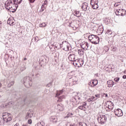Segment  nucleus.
Returning <instances> with one entry per match:
<instances>
[{
	"label": "nucleus",
	"instance_id": "nucleus-59",
	"mask_svg": "<svg viewBox=\"0 0 126 126\" xmlns=\"http://www.w3.org/2000/svg\"><path fill=\"white\" fill-rule=\"evenodd\" d=\"M1 124H2V123H1V120H0V126L1 125Z\"/></svg>",
	"mask_w": 126,
	"mask_h": 126
},
{
	"label": "nucleus",
	"instance_id": "nucleus-17",
	"mask_svg": "<svg viewBox=\"0 0 126 126\" xmlns=\"http://www.w3.org/2000/svg\"><path fill=\"white\" fill-rule=\"evenodd\" d=\"M33 117V113L30 112H28L27 113V115L26 116V120H28V119H30Z\"/></svg>",
	"mask_w": 126,
	"mask_h": 126
},
{
	"label": "nucleus",
	"instance_id": "nucleus-29",
	"mask_svg": "<svg viewBox=\"0 0 126 126\" xmlns=\"http://www.w3.org/2000/svg\"><path fill=\"white\" fill-rule=\"evenodd\" d=\"M65 96L64 95L61 96L59 97V99L58 100V102H62L63 101V99H64Z\"/></svg>",
	"mask_w": 126,
	"mask_h": 126
},
{
	"label": "nucleus",
	"instance_id": "nucleus-64",
	"mask_svg": "<svg viewBox=\"0 0 126 126\" xmlns=\"http://www.w3.org/2000/svg\"><path fill=\"white\" fill-rule=\"evenodd\" d=\"M24 102H26V99H25V100H24Z\"/></svg>",
	"mask_w": 126,
	"mask_h": 126
},
{
	"label": "nucleus",
	"instance_id": "nucleus-54",
	"mask_svg": "<svg viewBox=\"0 0 126 126\" xmlns=\"http://www.w3.org/2000/svg\"><path fill=\"white\" fill-rule=\"evenodd\" d=\"M14 126H19V124L17 123L14 125Z\"/></svg>",
	"mask_w": 126,
	"mask_h": 126
},
{
	"label": "nucleus",
	"instance_id": "nucleus-45",
	"mask_svg": "<svg viewBox=\"0 0 126 126\" xmlns=\"http://www.w3.org/2000/svg\"><path fill=\"white\" fill-rule=\"evenodd\" d=\"M28 123L29 125H32V120L29 119V120L28 121Z\"/></svg>",
	"mask_w": 126,
	"mask_h": 126
},
{
	"label": "nucleus",
	"instance_id": "nucleus-14",
	"mask_svg": "<svg viewBox=\"0 0 126 126\" xmlns=\"http://www.w3.org/2000/svg\"><path fill=\"white\" fill-rule=\"evenodd\" d=\"M68 59L70 62H73L75 60V55L74 54H70L68 56Z\"/></svg>",
	"mask_w": 126,
	"mask_h": 126
},
{
	"label": "nucleus",
	"instance_id": "nucleus-41",
	"mask_svg": "<svg viewBox=\"0 0 126 126\" xmlns=\"http://www.w3.org/2000/svg\"><path fill=\"white\" fill-rule=\"evenodd\" d=\"M113 32H112V31H110V30H108L107 31V34H108V35H112Z\"/></svg>",
	"mask_w": 126,
	"mask_h": 126
},
{
	"label": "nucleus",
	"instance_id": "nucleus-47",
	"mask_svg": "<svg viewBox=\"0 0 126 126\" xmlns=\"http://www.w3.org/2000/svg\"><path fill=\"white\" fill-rule=\"evenodd\" d=\"M45 9H46V8H41V10H40V12H43V11H44L45 10Z\"/></svg>",
	"mask_w": 126,
	"mask_h": 126
},
{
	"label": "nucleus",
	"instance_id": "nucleus-52",
	"mask_svg": "<svg viewBox=\"0 0 126 126\" xmlns=\"http://www.w3.org/2000/svg\"><path fill=\"white\" fill-rule=\"evenodd\" d=\"M67 126H74V125H72L71 124H68Z\"/></svg>",
	"mask_w": 126,
	"mask_h": 126
},
{
	"label": "nucleus",
	"instance_id": "nucleus-25",
	"mask_svg": "<svg viewBox=\"0 0 126 126\" xmlns=\"http://www.w3.org/2000/svg\"><path fill=\"white\" fill-rule=\"evenodd\" d=\"M98 0H91V4H98Z\"/></svg>",
	"mask_w": 126,
	"mask_h": 126
},
{
	"label": "nucleus",
	"instance_id": "nucleus-13",
	"mask_svg": "<svg viewBox=\"0 0 126 126\" xmlns=\"http://www.w3.org/2000/svg\"><path fill=\"white\" fill-rule=\"evenodd\" d=\"M7 7H8L9 9L11 8L12 9V11L11 12H12V13H14V12H15V11H16V10L17 9V8L18 7V5H15L14 6H12V7L9 8V6H7Z\"/></svg>",
	"mask_w": 126,
	"mask_h": 126
},
{
	"label": "nucleus",
	"instance_id": "nucleus-7",
	"mask_svg": "<svg viewBox=\"0 0 126 126\" xmlns=\"http://www.w3.org/2000/svg\"><path fill=\"white\" fill-rule=\"evenodd\" d=\"M126 11L124 9H119L116 10V15H121V16H124V15H126Z\"/></svg>",
	"mask_w": 126,
	"mask_h": 126
},
{
	"label": "nucleus",
	"instance_id": "nucleus-39",
	"mask_svg": "<svg viewBox=\"0 0 126 126\" xmlns=\"http://www.w3.org/2000/svg\"><path fill=\"white\" fill-rule=\"evenodd\" d=\"M7 23L8 24H9V25H11L12 23V20H9V19L7 21Z\"/></svg>",
	"mask_w": 126,
	"mask_h": 126
},
{
	"label": "nucleus",
	"instance_id": "nucleus-12",
	"mask_svg": "<svg viewBox=\"0 0 126 126\" xmlns=\"http://www.w3.org/2000/svg\"><path fill=\"white\" fill-rule=\"evenodd\" d=\"M82 9L85 10V11H86V10L89 9L90 7L88 6V3H87V2H84L82 4Z\"/></svg>",
	"mask_w": 126,
	"mask_h": 126
},
{
	"label": "nucleus",
	"instance_id": "nucleus-10",
	"mask_svg": "<svg viewBox=\"0 0 126 126\" xmlns=\"http://www.w3.org/2000/svg\"><path fill=\"white\" fill-rule=\"evenodd\" d=\"M114 114L116 116H117V117H123V111L120 109L115 110L114 111Z\"/></svg>",
	"mask_w": 126,
	"mask_h": 126
},
{
	"label": "nucleus",
	"instance_id": "nucleus-33",
	"mask_svg": "<svg viewBox=\"0 0 126 126\" xmlns=\"http://www.w3.org/2000/svg\"><path fill=\"white\" fill-rule=\"evenodd\" d=\"M8 116H9V113H3L2 118H6V117H8Z\"/></svg>",
	"mask_w": 126,
	"mask_h": 126
},
{
	"label": "nucleus",
	"instance_id": "nucleus-49",
	"mask_svg": "<svg viewBox=\"0 0 126 126\" xmlns=\"http://www.w3.org/2000/svg\"><path fill=\"white\" fill-rule=\"evenodd\" d=\"M14 24H15V23L14 22V20H12L11 25H14Z\"/></svg>",
	"mask_w": 126,
	"mask_h": 126
},
{
	"label": "nucleus",
	"instance_id": "nucleus-46",
	"mask_svg": "<svg viewBox=\"0 0 126 126\" xmlns=\"http://www.w3.org/2000/svg\"><path fill=\"white\" fill-rule=\"evenodd\" d=\"M52 82H50L48 84H47L46 85V86L47 87H51V86H52Z\"/></svg>",
	"mask_w": 126,
	"mask_h": 126
},
{
	"label": "nucleus",
	"instance_id": "nucleus-3",
	"mask_svg": "<svg viewBox=\"0 0 126 126\" xmlns=\"http://www.w3.org/2000/svg\"><path fill=\"white\" fill-rule=\"evenodd\" d=\"M24 84L27 88H29L31 86H32V78L30 77H25L23 80Z\"/></svg>",
	"mask_w": 126,
	"mask_h": 126
},
{
	"label": "nucleus",
	"instance_id": "nucleus-6",
	"mask_svg": "<svg viewBox=\"0 0 126 126\" xmlns=\"http://www.w3.org/2000/svg\"><path fill=\"white\" fill-rule=\"evenodd\" d=\"M62 44L63 45V50H64V51L67 52V51H69L71 49V48L69 46V43L68 42L64 41L62 42Z\"/></svg>",
	"mask_w": 126,
	"mask_h": 126
},
{
	"label": "nucleus",
	"instance_id": "nucleus-9",
	"mask_svg": "<svg viewBox=\"0 0 126 126\" xmlns=\"http://www.w3.org/2000/svg\"><path fill=\"white\" fill-rule=\"evenodd\" d=\"M80 46L82 49H83L84 50H85V51H86V50H88L89 44H88L87 42H84L80 44Z\"/></svg>",
	"mask_w": 126,
	"mask_h": 126
},
{
	"label": "nucleus",
	"instance_id": "nucleus-32",
	"mask_svg": "<svg viewBox=\"0 0 126 126\" xmlns=\"http://www.w3.org/2000/svg\"><path fill=\"white\" fill-rule=\"evenodd\" d=\"M104 22L106 24H109V23L110 22V20L108 18H105L104 20Z\"/></svg>",
	"mask_w": 126,
	"mask_h": 126
},
{
	"label": "nucleus",
	"instance_id": "nucleus-15",
	"mask_svg": "<svg viewBox=\"0 0 126 126\" xmlns=\"http://www.w3.org/2000/svg\"><path fill=\"white\" fill-rule=\"evenodd\" d=\"M57 109L59 111H63L64 107H63V105L62 104H59L57 105Z\"/></svg>",
	"mask_w": 126,
	"mask_h": 126
},
{
	"label": "nucleus",
	"instance_id": "nucleus-48",
	"mask_svg": "<svg viewBox=\"0 0 126 126\" xmlns=\"http://www.w3.org/2000/svg\"><path fill=\"white\" fill-rule=\"evenodd\" d=\"M87 105V103L86 102H84L82 105V106L83 107H85V106H86Z\"/></svg>",
	"mask_w": 126,
	"mask_h": 126
},
{
	"label": "nucleus",
	"instance_id": "nucleus-51",
	"mask_svg": "<svg viewBox=\"0 0 126 126\" xmlns=\"http://www.w3.org/2000/svg\"><path fill=\"white\" fill-rule=\"evenodd\" d=\"M83 63H84L83 61H82L81 63H80V65H83Z\"/></svg>",
	"mask_w": 126,
	"mask_h": 126
},
{
	"label": "nucleus",
	"instance_id": "nucleus-19",
	"mask_svg": "<svg viewBox=\"0 0 126 126\" xmlns=\"http://www.w3.org/2000/svg\"><path fill=\"white\" fill-rule=\"evenodd\" d=\"M92 84H93L91 85V87H94V86H96V85L98 84V80L96 79H94L92 81Z\"/></svg>",
	"mask_w": 126,
	"mask_h": 126
},
{
	"label": "nucleus",
	"instance_id": "nucleus-63",
	"mask_svg": "<svg viewBox=\"0 0 126 126\" xmlns=\"http://www.w3.org/2000/svg\"><path fill=\"white\" fill-rule=\"evenodd\" d=\"M1 87V83H0V88Z\"/></svg>",
	"mask_w": 126,
	"mask_h": 126
},
{
	"label": "nucleus",
	"instance_id": "nucleus-28",
	"mask_svg": "<svg viewBox=\"0 0 126 126\" xmlns=\"http://www.w3.org/2000/svg\"><path fill=\"white\" fill-rule=\"evenodd\" d=\"M13 84H14V81H10V82L8 84V87H11Z\"/></svg>",
	"mask_w": 126,
	"mask_h": 126
},
{
	"label": "nucleus",
	"instance_id": "nucleus-40",
	"mask_svg": "<svg viewBox=\"0 0 126 126\" xmlns=\"http://www.w3.org/2000/svg\"><path fill=\"white\" fill-rule=\"evenodd\" d=\"M47 4H48V0H45L44 1V2L42 4L43 5H44V6H47Z\"/></svg>",
	"mask_w": 126,
	"mask_h": 126
},
{
	"label": "nucleus",
	"instance_id": "nucleus-50",
	"mask_svg": "<svg viewBox=\"0 0 126 126\" xmlns=\"http://www.w3.org/2000/svg\"><path fill=\"white\" fill-rule=\"evenodd\" d=\"M123 79H126V75H123Z\"/></svg>",
	"mask_w": 126,
	"mask_h": 126
},
{
	"label": "nucleus",
	"instance_id": "nucleus-16",
	"mask_svg": "<svg viewBox=\"0 0 126 126\" xmlns=\"http://www.w3.org/2000/svg\"><path fill=\"white\" fill-rule=\"evenodd\" d=\"M107 84L108 85V87L111 88L113 87V86L115 85V82L112 80H109L107 82Z\"/></svg>",
	"mask_w": 126,
	"mask_h": 126
},
{
	"label": "nucleus",
	"instance_id": "nucleus-21",
	"mask_svg": "<svg viewBox=\"0 0 126 126\" xmlns=\"http://www.w3.org/2000/svg\"><path fill=\"white\" fill-rule=\"evenodd\" d=\"M74 15L77 17H80V16H81V14H80L79 11H75L74 12Z\"/></svg>",
	"mask_w": 126,
	"mask_h": 126
},
{
	"label": "nucleus",
	"instance_id": "nucleus-35",
	"mask_svg": "<svg viewBox=\"0 0 126 126\" xmlns=\"http://www.w3.org/2000/svg\"><path fill=\"white\" fill-rule=\"evenodd\" d=\"M2 120H3V122H2L3 125H5V124H6V117L3 118Z\"/></svg>",
	"mask_w": 126,
	"mask_h": 126
},
{
	"label": "nucleus",
	"instance_id": "nucleus-26",
	"mask_svg": "<svg viewBox=\"0 0 126 126\" xmlns=\"http://www.w3.org/2000/svg\"><path fill=\"white\" fill-rule=\"evenodd\" d=\"M78 54L80 56H83L84 54V51L82 49H79L78 50Z\"/></svg>",
	"mask_w": 126,
	"mask_h": 126
},
{
	"label": "nucleus",
	"instance_id": "nucleus-24",
	"mask_svg": "<svg viewBox=\"0 0 126 126\" xmlns=\"http://www.w3.org/2000/svg\"><path fill=\"white\" fill-rule=\"evenodd\" d=\"M92 8H93V9H97V8H98V7H99V5H98V4H91Z\"/></svg>",
	"mask_w": 126,
	"mask_h": 126
},
{
	"label": "nucleus",
	"instance_id": "nucleus-20",
	"mask_svg": "<svg viewBox=\"0 0 126 126\" xmlns=\"http://www.w3.org/2000/svg\"><path fill=\"white\" fill-rule=\"evenodd\" d=\"M12 121V118L10 117L6 119V124L7 126H10V125H11V123H10V121Z\"/></svg>",
	"mask_w": 126,
	"mask_h": 126
},
{
	"label": "nucleus",
	"instance_id": "nucleus-37",
	"mask_svg": "<svg viewBox=\"0 0 126 126\" xmlns=\"http://www.w3.org/2000/svg\"><path fill=\"white\" fill-rule=\"evenodd\" d=\"M95 99V97L92 96L88 99V102H91V101H93Z\"/></svg>",
	"mask_w": 126,
	"mask_h": 126
},
{
	"label": "nucleus",
	"instance_id": "nucleus-38",
	"mask_svg": "<svg viewBox=\"0 0 126 126\" xmlns=\"http://www.w3.org/2000/svg\"><path fill=\"white\" fill-rule=\"evenodd\" d=\"M47 25V24H46V23H42V24H41L39 26L40 27H46V26Z\"/></svg>",
	"mask_w": 126,
	"mask_h": 126
},
{
	"label": "nucleus",
	"instance_id": "nucleus-60",
	"mask_svg": "<svg viewBox=\"0 0 126 126\" xmlns=\"http://www.w3.org/2000/svg\"><path fill=\"white\" fill-rule=\"evenodd\" d=\"M69 75H70V73L68 74L67 76H69Z\"/></svg>",
	"mask_w": 126,
	"mask_h": 126
},
{
	"label": "nucleus",
	"instance_id": "nucleus-11",
	"mask_svg": "<svg viewBox=\"0 0 126 126\" xmlns=\"http://www.w3.org/2000/svg\"><path fill=\"white\" fill-rule=\"evenodd\" d=\"M70 81H72L73 84H76L78 81V78L76 76H73L71 78H69Z\"/></svg>",
	"mask_w": 126,
	"mask_h": 126
},
{
	"label": "nucleus",
	"instance_id": "nucleus-44",
	"mask_svg": "<svg viewBox=\"0 0 126 126\" xmlns=\"http://www.w3.org/2000/svg\"><path fill=\"white\" fill-rule=\"evenodd\" d=\"M119 4H120V2L115 3L114 4V6H115V7H117V6H119Z\"/></svg>",
	"mask_w": 126,
	"mask_h": 126
},
{
	"label": "nucleus",
	"instance_id": "nucleus-53",
	"mask_svg": "<svg viewBox=\"0 0 126 126\" xmlns=\"http://www.w3.org/2000/svg\"><path fill=\"white\" fill-rule=\"evenodd\" d=\"M104 95H105V96L106 98H108V94H104Z\"/></svg>",
	"mask_w": 126,
	"mask_h": 126
},
{
	"label": "nucleus",
	"instance_id": "nucleus-22",
	"mask_svg": "<svg viewBox=\"0 0 126 126\" xmlns=\"http://www.w3.org/2000/svg\"><path fill=\"white\" fill-rule=\"evenodd\" d=\"M63 90H62L60 91H57L56 92V97H58V96H60V95H61V94H63Z\"/></svg>",
	"mask_w": 126,
	"mask_h": 126
},
{
	"label": "nucleus",
	"instance_id": "nucleus-18",
	"mask_svg": "<svg viewBox=\"0 0 126 126\" xmlns=\"http://www.w3.org/2000/svg\"><path fill=\"white\" fill-rule=\"evenodd\" d=\"M50 121L51 122H53V123H57L58 121V118H57V116H51L50 117Z\"/></svg>",
	"mask_w": 126,
	"mask_h": 126
},
{
	"label": "nucleus",
	"instance_id": "nucleus-43",
	"mask_svg": "<svg viewBox=\"0 0 126 126\" xmlns=\"http://www.w3.org/2000/svg\"><path fill=\"white\" fill-rule=\"evenodd\" d=\"M29 3H33V2H35V0H28Z\"/></svg>",
	"mask_w": 126,
	"mask_h": 126
},
{
	"label": "nucleus",
	"instance_id": "nucleus-8",
	"mask_svg": "<svg viewBox=\"0 0 126 126\" xmlns=\"http://www.w3.org/2000/svg\"><path fill=\"white\" fill-rule=\"evenodd\" d=\"M49 58L47 56H42L39 60V63L40 64H45L48 63Z\"/></svg>",
	"mask_w": 126,
	"mask_h": 126
},
{
	"label": "nucleus",
	"instance_id": "nucleus-58",
	"mask_svg": "<svg viewBox=\"0 0 126 126\" xmlns=\"http://www.w3.org/2000/svg\"><path fill=\"white\" fill-rule=\"evenodd\" d=\"M37 38H38V37H35V38H34L35 41H36V40H37Z\"/></svg>",
	"mask_w": 126,
	"mask_h": 126
},
{
	"label": "nucleus",
	"instance_id": "nucleus-27",
	"mask_svg": "<svg viewBox=\"0 0 126 126\" xmlns=\"http://www.w3.org/2000/svg\"><path fill=\"white\" fill-rule=\"evenodd\" d=\"M73 62V64L74 65H75V66H76L78 65V60H77V59H75V61H72Z\"/></svg>",
	"mask_w": 126,
	"mask_h": 126
},
{
	"label": "nucleus",
	"instance_id": "nucleus-61",
	"mask_svg": "<svg viewBox=\"0 0 126 126\" xmlns=\"http://www.w3.org/2000/svg\"><path fill=\"white\" fill-rule=\"evenodd\" d=\"M27 59L24 58V61H27Z\"/></svg>",
	"mask_w": 126,
	"mask_h": 126
},
{
	"label": "nucleus",
	"instance_id": "nucleus-2",
	"mask_svg": "<svg viewBox=\"0 0 126 126\" xmlns=\"http://www.w3.org/2000/svg\"><path fill=\"white\" fill-rule=\"evenodd\" d=\"M89 40L91 42L92 44H94V45H97V44H99V42H100V38L96 35L91 34L89 36Z\"/></svg>",
	"mask_w": 126,
	"mask_h": 126
},
{
	"label": "nucleus",
	"instance_id": "nucleus-31",
	"mask_svg": "<svg viewBox=\"0 0 126 126\" xmlns=\"http://www.w3.org/2000/svg\"><path fill=\"white\" fill-rule=\"evenodd\" d=\"M78 109L82 110V111H86V108H85V107L82 106V105L79 106Z\"/></svg>",
	"mask_w": 126,
	"mask_h": 126
},
{
	"label": "nucleus",
	"instance_id": "nucleus-34",
	"mask_svg": "<svg viewBox=\"0 0 126 126\" xmlns=\"http://www.w3.org/2000/svg\"><path fill=\"white\" fill-rule=\"evenodd\" d=\"M94 98H95L94 101H96V100H97V99L100 98V94H95L94 95Z\"/></svg>",
	"mask_w": 126,
	"mask_h": 126
},
{
	"label": "nucleus",
	"instance_id": "nucleus-55",
	"mask_svg": "<svg viewBox=\"0 0 126 126\" xmlns=\"http://www.w3.org/2000/svg\"><path fill=\"white\" fill-rule=\"evenodd\" d=\"M92 84L93 85V83H91V82H90V83H89V85H90V86H91V85H92Z\"/></svg>",
	"mask_w": 126,
	"mask_h": 126
},
{
	"label": "nucleus",
	"instance_id": "nucleus-4",
	"mask_svg": "<svg viewBox=\"0 0 126 126\" xmlns=\"http://www.w3.org/2000/svg\"><path fill=\"white\" fill-rule=\"evenodd\" d=\"M78 100H80V97L78 95H76L75 96H73L69 100L70 105H71V106H75Z\"/></svg>",
	"mask_w": 126,
	"mask_h": 126
},
{
	"label": "nucleus",
	"instance_id": "nucleus-5",
	"mask_svg": "<svg viewBox=\"0 0 126 126\" xmlns=\"http://www.w3.org/2000/svg\"><path fill=\"white\" fill-rule=\"evenodd\" d=\"M97 121L100 125H105V123L107 122V116L101 115L97 118Z\"/></svg>",
	"mask_w": 126,
	"mask_h": 126
},
{
	"label": "nucleus",
	"instance_id": "nucleus-1",
	"mask_svg": "<svg viewBox=\"0 0 126 126\" xmlns=\"http://www.w3.org/2000/svg\"><path fill=\"white\" fill-rule=\"evenodd\" d=\"M22 2V0H7L5 3V6H9V8L14 6V5H18Z\"/></svg>",
	"mask_w": 126,
	"mask_h": 126
},
{
	"label": "nucleus",
	"instance_id": "nucleus-62",
	"mask_svg": "<svg viewBox=\"0 0 126 126\" xmlns=\"http://www.w3.org/2000/svg\"><path fill=\"white\" fill-rule=\"evenodd\" d=\"M124 73L126 74V71H124Z\"/></svg>",
	"mask_w": 126,
	"mask_h": 126
},
{
	"label": "nucleus",
	"instance_id": "nucleus-36",
	"mask_svg": "<svg viewBox=\"0 0 126 126\" xmlns=\"http://www.w3.org/2000/svg\"><path fill=\"white\" fill-rule=\"evenodd\" d=\"M72 116H73V114L69 113H68L67 116H66L65 117V118H69V117L70 118V117H72Z\"/></svg>",
	"mask_w": 126,
	"mask_h": 126
},
{
	"label": "nucleus",
	"instance_id": "nucleus-23",
	"mask_svg": "<svg viewBox=\"0 0 126 126\" xmlns=\"http://www.w3.org/2000/svg\"><path fill=\"white\" fill-rule=\"evenodd\" d=\"M35 126H45V122L41 121L35 125Z\"/></svg>",
	"mask_w": 126,
	"mask_h": 126
},
{
	"label": "nucleus",
	"instance_id": "nucleus-56",
	"mask_svg": "<svg viewBox=\"0 0 126 126\" xmlns=\"http://www.w3.org/2000/svg\"><path fill=\"white\" fill-rule=\"evenodd\" d=\"M41 8H46V6H44V5H42Z\"/></svg>",
	"mask_w": 126,
	"mask_h": 126
},
{
	"label": "nucleus",
	"instance_id": "nucleus-42",
	"mask_svg": "<svg viewBox=\"0 0 126 126\" xmlns=\"http://www.w3.org/2000/svg\"><path fill=\"white\" fill-rule=\"evenodd\" d=\"M119 80H120V78L119 77L114 78V81H116V82H119Z\"/></svg>",
	"mask_w": 126,
	"mask_h": 126
},
{
	"label": "nucleus",
	"instance_id": "nucleus-57",
	"mask_svg": "<svg viewBox=\"0 0 126 126\" xmlns=\"http://www.w3.org/2000/svg\"><path fill=\"white\" fill-rule=\"evenodd\" d=\"M95 76H96V77H98L99 76L98 75V73L95 74Z\"/></svg>",
	"mask_w": 126,
	"mask_h": 126
},
{
	"label": "nucleus",
	"instance_id": "nucleus-30",
	"mask_svg": "<svg viewBox=\"0 0 126 126\" xmlns=\"http://www.w3.org/2000/svg\"><path fill=\"white\" fill-rule=\"evenodd\" d=\"M25 69H26V67L24 65L21 67L19 68V70H20L21 72H22V71H24V70H25Z\"/></svg>",
	"mask_w": 126,
	"mask_h": 126
}]
</instances>
